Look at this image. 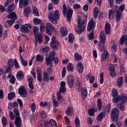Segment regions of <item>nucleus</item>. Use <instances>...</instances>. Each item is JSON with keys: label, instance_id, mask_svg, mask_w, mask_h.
Wrapping results in <instances>:
<instances>
[{"label": "nucleus", "instance_id": "obj_1", "mask_svg": "<svg viewBox=\"0 0 127 127\" xmlns=\"http://www.w3.org/2000/svg\"><path fill=\"white\" fill-rule=\"evenodd\" d=\"M112 96L113 97L112 102L113 103H119L121 101L122 104H125L127 102V96L126 95H122L119 96V93L117 89H113Z\"/></svg>", "mask_w": 127, "mask_h": 127}, {"label": "nucleus", "instance_id": "obj_2", "mask_svg": "<svg viewBox=\"0 0 127 127\" xmlns=\"http://www.w3.org/2000/svg\"><path fill=\"white\" fill-rule=\"evenodd\" d=\"M83 20L81 19V18L77 19V27L78 28L75 29V32L78 34H81L82 32L86 29V22H87V19L88 18L87 16L83 15Z\"/></svg>", "mask_w": 127, "mask_h": 127}, {"label": "nucleus", "instance_id": "obj_3", "mask_svg": "<svg viewBox=\"0 0 127 127\" xmlns=\"http://www.w3.org/2000/svg\"><path fill=\"white\" fill-rule=\"evenodd\" d=\"M48 17L52 23L57 24L60 17L59 10H55L54 12L53 11H50L48 14Z\"/></svg>", "mask_w": 127, "mask_h": 127}, {"label": "nucleus", "instance_id": "obj_4", "mask_svg": "<svg viewBox=\"0 0 127 127\" xmlns=\"http://www.w3.org/2000/svg\"><path fill=\"white\" fill-rule=\"evenodd\" d=\"M110 111H111V104H108L106 107V109L103 108V112H101L97 117V120L99 121H102V120H103V118H104V117H106V115H107V114H109Z\"/></svg>", "mask_w": 127, "mask_h": 127}, {"label": "nucleus", "instance_id": "obj_5", "mask_svg": "<svg viewBox=\"0 0 127 127\" xmlns=\"http://www.w3.org/2000/svg\"><path fill=\"white\" fill-rule=\"evenodd\" d=\"M100 43H99V49L101 52H104L105 50V45L106 44V35L104 32H101L100 35Z\"/></svg>", "mask_w": 127, "mask_h": 127}, {"label": "nucleus", "instance_id": "obj_6", "mask_svg": "<svg viewBox=\"0 0 127 127\" xmlns=\"http://www.w3.org/2000/svg\"><path fill=\"white\" fill-rule=\"evenodd\" d=\"M126 7V5L125 4H122L119 8V10H117L116 12V22L118 23L120 22V20H121V18L122 17V14H123V10H125V8Z\"/></svg>", "mask_w": 127, "mask_h": 127}, {"label": "nucleus", "instance_id": "obj_7", "mask_svg": "<svg viewBox=\"0 0 127 127\" xmlns=\"http://www.w3.org/2000/svg\"><path fill=\"white\" fill-rule=\"evenodd\" d=\"M111 118L113 122H118L119 119V109L114 108L112 109L111 113Z\"/></svg>", "mask_w": 127, "mask_h": 127}, {"label": "nucleus", "instance_id": "obj_8", "mask_svg": "<svg viewBox=\"0 0 127 127\" xmlns=\"http://www.w3.org/2000/svg\"><path fill=\"white\" fill-rule=\"evenodd\" d=\"M56 30L54 28V27L49 22L46 23V32L48 35H52L55 34Z\"/></svg>", "mask_w": 127, "mask_h": 127}, {"label": "nucleus", "instance_id": "obj_9", "mask_svg": "<svg viewBox=\"0 0 127 127\" xmlns=\"http://www.w3.org/2000/svg\"><path fill=\"white\" fill-rule=\"evenodd\" d=\"M35 37V45L37 46L38 43L41 44L43 41V36L41 33H39L37 35H34Z\"/></svg>", "mask_w": 127, "mask_h": 127}, {"label": "nucleus", "instance_id": "obj_10", "mask_svg": "<svg viewBox=\"0 0 127 127\" xmlns=\"http://www.w3.org/2000/svg\"><path fill=\"white\" fill-rule=\"evenodd\" d=\"M51 47L54 50H58V46H59V42L56 40L55 36H53L52 38V42L51 43Z\"/></svg>", "mask_w": 127, "mask_h": 127}, {"label": "nucleus", "instance_id": "obj_11", "mask_svg": "<svg viewBox=\"0 0 127 127\" xmlns=\"http://www.w3.org/2000/svg\"><path fill=\"white\" fill-rule=\"evenodd\" d=\"M18 94L22 97V98H25V97L27 96V91H26V89L24 86H22L19 87L18 89Z\"/></svg>", "mask_w": 127, "mask_h": 127}, {"label": "nucleus", "instance_id": "obj_12", "mask_svg": "<svg viewBox=\"0 0 127 127\" xmlns=\"http://www.w3.org/2000/svg\"><path fill=\"white\" fill-rule=\"evenodd\" d=\"M67 82L69 88H73L74 87V83L75 82V79L73 75H68L66 77Z\"/></svg>", "mask_w": 127, "mask_h": 127}, {"label": "nucleus", "instance_id": "obj_13", "mask_svg": "<svg viewBox=\"0 0 127 127\" xmlns=\"http://www.w3.org/2000/svg\"><path fill=\"white\" fill-rule=\"evenodd\" d=\"M116 69V67H115V65L114 64H111L110 67L109 68V74L112 78H115L116 76H117V73H116V71H115Z\"/></svg>", "mask_w": 127, "mask_h": 127}, {"label": "nucleus", "instance_id": "obj_14", "mask_svg": "<svg viewBox=\"0 0 127 127\" xmlns=\"http://www.w3.org/2000/svg\"><path fill=\"white\" fill-rule=\"evenodd\" d=\"M31 0H19V7L20 8L22 7H26L29 4V1Z\"/></svg>", "mask_w": 127, "mask_h": 127}, {"label": "nucleus", "instance_id": "obj_15", "mask_svg": "<svg viewBox=\"0 0 127 127\" xmlns=\"http://www.w3.org/2000/svg\"><path fill=\"white\" fill-rule=\"evenodd\" d=\"M96 26V22L93 20V19L90 20V21L88 22L87 26V31H91L94 28V27Z\"/></svg>", "mask_w": 127, "mask_h": 127}, {"label": "nucleus", "instance_id": "obj_16", "mask_svg": "<svg viewBox=\"0 0 127 127\" xmlns=\"http://www.w3.org/2000/svg\"><path fill=\"white\" fill-rule=\"evenodd\" d=\"M31 7H25V8L24 9V16H25V17H28V16H29V15H30V14H31Z\"/></svg>", "mask_w": 127, "mask_h": 127}, {"label": "nucleus", "instance_id": "obj_17", "mask_svg": "<svg viewBox=\"0 0 127 127\" xmlns=\"http://www.w3.org/2000/svg\"><path fill=\"white\" fill-rule=\"evenodd\" d=\"M60 33L64 37L67 36V35H68V30H67V28L65 27H62L60 28Z\"/></svg>", "mask_w": 127, "mask_h": 127}, {"label": "nucleus", "instance_id": "obj_18", "mask_svg": "<svg viewBox=\"0 0 127 127\" xmlns=\"http://www.w3.org/2000/svg\"><path fill=\"white\" fill-rule=\"evenodd\" d=\"M76 67L78 72L80 73H83L84 71V65H83L82 62H79L76 64Z\"/></svg>", "mask_w": 127, "mask_h": 127}, {"label": "nucleus", "instance_id": "obj_19", "mask_svg": "<svg viewBox=\"0 0 127 127\" xmlns=\"http://www.w3.org/2000/svg\"><path fill=\"white\" fill-rule=\"evenodd\" d=\"M7 18H9L15 21L17 19V15L14 12H12L10 13L7 16Z\"/></svg>", "mask_w": 127, "mask_h": 127}, {"label": "nucleus", "instance_id": "obj_20", "mask_svg": "<svg viewBox=\"0 0 127 127\" xmlns=\"http://www.w3.org/2000/svg\"><path fill=\"white\" fill-rule=\"evenodd\" d=\"M41 51L42 52V54L44 55H48V52L50 51V48L48 46H44L41 49Z\"/></svg>", "mask_w": 127, "mask_h": 127}, {"label": "nucleus", "instance_id": "obj_21", "mask_svg": "<svg viewBox=\"0 0 127 127\" xmlns=\"http://www.w3.org/2000/svg\"><path fill=\"white\" fill-rule=\"evenodd\" d=\"M14 124L17 127H21V118L19 116L15 118Z\"/></svg>", "mask_w": 127, "mask_h": 127}, {"label": "nucleus", "instance_id": "obj_22", "mask_svg": "<svg viewBox=\"0 0 127 127\" xmlns=\"http://www.w3.org/2000/svg\"><path fill=\"white\" fill-rule=\"evenodd\" d=\"M116 84L118 88H121L122 86L124 85V77L123 76L120 77L117 79Z\"/></svg>", "mask_w": 127, "mask_h": 127}, {"label": "nucleus", "instance_id": "obj_23", "mask_svg": "<svg viewBox=\"0 0 127 127\" xmlns=\"http://www.w3.org/2000/svg\"><path fill=\"white\" fill-rule=\"evenodd\" d=\"M88 96V91H87V88L83 87L81 89V97L82 99H86Z\"/></svg>", "mask_w": 127, "mask_h": 127}, {"label": "nucleus", "instance_id": "obj_24", "mask_svg": "<svg viewBox=\"0 0 127 127\" xmlns=\"http://www.w3.org/2000/svg\"><path fill=\"white\" fill-rule=\"evenodd\" d=\"M20 30L23 33H28L29 30H28V28H27V24L22 25L20 28Z\"/></svg>", "mask_w": 127, "mask_h": 127}, {"label": "nucleus", "instance_id": "obj_25", "mask_svg": "<svg viewBox=\"0 0 127 127\" xmlns=\"http://www.w3.org/2000/svg\"><path fill=\"white\" fill-rule=\"evenodd\" d=\"M105 32L106 34H110L111 32V24L109 23H106L105 24Z\"/></svg>", "mask_w": 127, "mask_h": 127}, {"label": "nucleus", "instance_id": "obj_26", "mask_svg": "<svg viewBox=\"0 0 127 127\" xmlns=\"http://www.w3.org/2000/svg\"><path fill=\"white\" fill-rule=\"evenodd\" d=\"M72 15H73V9L71 8L68 9L66 17L68 21L71 20V18H72Z\"/></svg>", "mask_w": 127, "mask_h": 127}, {"label": "nucleus", "instance_id": "obj_27", "mask_svg": "<svg viewBox=\"0 0 127 127\" xmlns=\"http://www.w3.org/2000/svg\"><path fill=\"white\" fill-rule=\"evenodd\" d=\"M7 12L8 13H10V12H12L14 10V3H12L9 5L7 8Z\"/></svg>", "mask_w": 127, "mask_h": 127}, {"label": "nucleus", "instance_id": "obj_28", "mask_svg": "<svg viewBox=\"0 0 127 127\" xmlns=\"http://www.w3.org/2000/svg\"><path fill=\"white\" fill-rule=\"evenodd\" d=\"M108 56H109V53H108V51H106L105 50L104 52L102 54L101 56V61L102 62H104L105 60H106L108 58Z\"/></svg>", "mask_w": 127, "mask_h": 127}, {"label": "nucleus", "instance_id": "obj_29", "mask_svg": "<svg viewBox=\"0 0 127 127\" xmlns=\"http://www.w3.org/2000/svg\"><path fill=\"white\" fill-rule=\"evenodd\" d=\"M14 22H15V21L13 20H8L5 23V27L6 28H8V27H10Z\"/></svg>", "mask_w": 127, "mask_h": 127}, {"label": "nucleus", "instance_id": "obj_30", "mask_svg": "<svg viewBox=\"0 0 127 127\" xmlns=\"http://www.w3.org/2000/svg\"><path fill=\"white\" fill-rule=\"evenodd\" d=\"M98 16H99V8L98 7H95L93 9V17L96 19L98 18Z\"/></svg>", "mask_w": 127, "mask_h": 127}, {"label": "nucleus", "instance_id": "obj_31", "mask_svg": "<svg viewBox=\"0 0 127 127\" xmlns=\"http://www.w3.org/2000/svg\"><path fill=\"white\" fill-rule=\"evenodd\" d=\"M15 97V93L13 92H11L8 94L7 98L9 101H11V100H13V99H14Z\"/></svg>", "mask_w": 127, "mask_h": 127}, {"label": "nucleus", "instance_id": "obj_32", "mask_svg": "<svg viewBox=\"0 0 127 127\" xmlns=\"http://www.w3.org/2000/svg\"><path fill=\"white\" fill-rule=\"evenodd\" d=\"M43 81L45 82H48L49 81V75L46 71H44Z\"/></svg>", "mask_w": 127, "mask_h": 127}, {"label": "nucleus", "instance_id": "obj_33", "mask_svg": "<svg viewBox=\"0 0 127 127\" xmlns=\"http://www.w3.org/2000/svg\"><path fill=\"white\" fill-rule=\"evenodd\" d=\"M45 61L46 62V65L47 66H52V61H53V60L51 59L50 58H46L45 59Z\"/></svg>", "mask_w": 127, "mask_h": 127}, {"label": "nucleus", "instance_id": "obj_34", "mask_svg": "<svg viewBox=\"0 0 127 127\" xmlns=\"http://www.w3.org/2000/svg\"><path fill=\"white\" fill-rule=\"evenodd\" d=\"M44 58L41 55H37L36 56V61L37 62H43Z\"/></svg>", "mask_w": 127, "mask_h": 127}, {"label": "nucleus", "instance_id": "obj_35", "mask_svg": "<svg viewBox=\"0 0 127 127\" xmlns=\"http://www.w3.org/2000/svg\"><path fill=\"white\" fill-rule=\"evenodd\" d=\"M20 61H21V63L22 64V65H23V66H24V67H26L28 65V63H27V61H25L23 59V58H22V57L21 56V55H20Z\"/></svg>", "mask_w": 127, "mask_h": 127}, {"label": "nucleus", "instance_id": "obj_36", "mask_svg": "<svg viewBox=\"0 0 127 127\" xmlns=\"http://www.w3.org/2000/svg\"><path fill=\"white\" fill-rule=\"evenodd\" d=\"M57 97H58V101L59 102H60L61 104L64 102V98L62 97V96L61 95V93H57Z\"/></svg>", "mask_w": 127, "mask_h": 127}, {"label": "nucleus", "instance_id": "obj_37", "mask_svg": "<svg viewBox=\"0 0 127 127\" xmlns=\"http://www.w3.org/2000/svg\"><path fill=\"white\" fill-rule=\"evenodd\" d=\"M66 69L67 71H73L74 70L73 64H72L71 63H68L66 66Z\"/></svg>", "mask_w": 127, "mask_h": 127}, {"label": "nucleus", "instance_id": "obj_38", "mask_svg": "<svg viewBox=\"0 0 127 127\" xmlns=\"http://www.w3.org/2000/svg\"><path fill=\"white\" fill-rule=\"evenodd\" d=\"M17 79H23V72L22 71H19L17 72L16 74Z\"/></svg>", "mask_w": 127, "mask_h": 127}, {"label": "nucleus", "instance_id": "obj_39", "mask_svg": "<svg viewBox=\"0 0 127 127\" xmlns=\"http://www.w3.org/2000/svg\"><path fill=\"white\" fill-rule=\"evenodd\" d=\"M33 12L34 13V15L36 16H39V12H38V9H37V8L34 6L32 7Z\"/></svg>", "mask_w": 127, "mask_h": 127}, {"label": "nucleus", "instance_id": "obj_40", "mask_svg": "<svg viewBox=\"0 0 127 127\" xmlns=\"http://www.w3.org/2000/svg\"><path fill=\"white\" fill-rule=\"evenodd\" d=\"M74 59L77 61L82 60V56L79 55V54L78 53H75L74 54Z\"/></svg>", "mask_w": 127, "mask_h": 127}, {"label": "nucleus", "instance_id": "obj_41", "mask_svg": "<svg viewBox=\"0 0 127 127\" xmlns=\"http://www.w3.org/2000/svg\"><path fill=\"white\" fill-rule=\"evenodd\" d=\"M117 106H118L119 110H121L122 111H125V106H124V103H122V102L118 103Z\"/></svg>", "mask_w": 127, "mask_h": 127}, {"label": "nucleus", "instance_id": "obj_42", "mask_svg": "<svg viewBox=\"0 0 127 127\" xmlns=\"http://www.w3.org/2000/svg\"><path fill=\"white\" fill-rule=\"evenodd\" d=\"M50 123L51 124V126L52 127H57V123L55 120L51 119L50 120Z\"/></svg>", "mask_w": 127, "mask_h": 127}, {"label": "nucleus", "instance_id": "obj_43", "mask_svg": "<svg viewBox=\"0 0 127 127\" xmlns=\"http://www.w3.org/2000/svg\"><path fill=\"white\" fill-rule=\"evenodd\" d=\"M68 42H70V43H72L74 40V35L73 34L70 33L68 35Z\"/></svg>", "mask_w": 127, "mask_h": 127}, {"label": "nucleus", "instance_id": "obj_44", "mask_svg": "<svg viewBox=\"0 0 127 127\" xmlns=\"http://www.w3.org/2000/svg\"><path fill=\"white\" fill-rule=\"evenodd\" d=\"M65 113L67 116H71V114L73 113V109H72V107L68 108L65 111Z\"/></svg>", "mask_w": 127, "mask_h": 127}, {"label": "nucleus", "instance_id": "obj_45", "mask_svg": "<svg viewBox=\"0 0 127 127\" xmlns=\"http://www.w3.org/2000/svg\"><path fill=\"white\" fill-rule=\"evenodd\" d=\"M125 40H126V35H123L120 41V43L121 45H123V44L125 43Z\"/></svg>", "mask_w": 127, "mask_h": 127}, {"label": "nucleus", "instance_id": "obj_46", "mask_svg": "<svg viewBox=\"0 0 127 127\" xmlns=\"http://www.w3.org/2000/svg\"><path fill=\"white\" fill-rule=\"evenodd\" d=\"M39 31V29H38V27L36 26L33 27V32L34 33V35H36L37 34H38Z\"/></svg>", "mask_w": 127, "mask_h": 127}, {"label": "nucleus", "instance_id": "obj_47", "mask_svg": "<svg viewBox=\"0 0 127 127\" xmlns=\"http://www.w3.org/2000/svg\"><path fill=\"white\" fill-rule=\"evenodd\" d=\"M8 65H9V67L12 68L14 66V62H13V60H9L8 62Z\"/></svg>", "mask_w": 127, "mask_h": 127}, {"label": "nucleus", "instance_id": "obj_48", "mask_svg": "<svg viewBox=\"0 0 127 127\" xmlns=\"http://www.w3.org/2000/svg\"><path fill=\"white\" fill-rule=\"evenodd\" d=\"M94 36H95V34L94 33L93 31H92L88 35V38H89V39H90V40H92L94 39Z\"/></svg>", "mask_w": 127, "mask_h": 127}, {"label": "nucleus", "instance_id": "obj_49", "mask_svg": "<svg viewBox=\"0 0 127 127\" xmlns=\"http://www.w3.org/2000/svg\"><path fill=\"white\" fill-rule=\"evenodd\" d=\"M88 114L90 116V117H93L95 115V113L94 112V108H91L88 111Z\"/></svg>", "mask_w": 127, "mask_h": 127}, {"label": "nucleus", "instance_id": "obj_50", "mask_svg": "<svg viewBox=\"0 0 127 127\" xmlns=\"http://www.w3.org/2000/svg\"><path fill=\"white\" fill-rule=\"evenodd\" d=\"M2 124L3 125V127H5L7 124V120L5 117H3L2 118Z\"/></svg>", "mask_w": 127, "mask_h": 127}, {"label": "nucleus", "instance_id": "obj_51", "mask_svg": "<svg viewBox=\"0 0 127 127\" xmlns=\"http://www.w3.org/2000/svg\"><path fill=\"white\" fill-rule=\"evenodd\" d=\"M41 19H38L37 18H35L33 19V22L35 24H40L41 23Z\"/></svg>", "mask_w": 127, "mask_h": 127}, {"label": "nucleus", "instance_id": "obj_52", "mask_svg": "<svg viewBox=\"0 0 127 127\" xmlns=\"http://www.w3.org/2000/svg\"><path fill=\"white\" fill-rule=\"evenodd\" d=\"M63 13L64 15H66L67 14V7L66 6V4H64L63 5Z\"/></svg>", "mask_w": 127, "mask_h": 127}, {"label": "nucleus", "instance_id": "obj_53", "mask_svg": "<svg viewBox=\"0 0 127 127\" xmlns=\"http://www.w3.org/2000/svg\"><path fill=\"white\" fill-rule=\"evenodd\" d=\"M39 127H46V121H44L39 123Z\"/></svg>", "mask_w": 127, "mask_h": 127}, {"label": "nucleus", "instance_id": "obj_54", "mask_svg": "<svg viewBox=\"0 0 127 127\" xmlns=\"http://www.w3.org/2000/svg\"><path fill=\"white\" fill-rule=\"evenodd\" d=\"M56 52L53 51V52H51L50 54V57L49 58H50L52 60H54L55 58V54Z\"/></svg>", "mask_w": 127, "mask_h": 127}, {"label": "nucleus", "instance_id": "obj_55", "mask_svg": "<svg viewBox=\"0 0 127 127\" xmlns=\"http://www.w3.org/2000/svg\"><path fill=\"white\" fill-rule=\"evenodd\" d=\"M97 108L98 110L102 109V102L101 99L97 100Z\"/></svg>", "mask_w": 127, "mask_h": 127}, {"label": "nucleus", "instance_id": "obj_56", "mask_svg": "<svg viewBox=\"0 0 127 127\" xmlns=\"http://www.w3.org/2000/svg\"><path fill=\"white\" fill-rule=\"evenodd\" d=\"M116 12V10H112V9H110L109 10V13H108V15H109V18H110V19H111V16H112V14L113 15V17H115V16H114V15H115V14H114V13H115V12Z\"/></svg>", "mask_w": 127, "mask_h": 127}, {"label": "nucleus", "instance_id": "obj_57", "mask_svg": "<svg viewBox=\"0 0 127 127\" xmlns=\"http://www.w3.org/2000/svg\"><path fill=\"white\" fill-rule=\"evenodd\" d=\"M65 92H66V87H61L60 88L59 92H58V93H60V94H61V93H63V94H64V93H65Z\"/></svg>", "mask_w": 127, "mask_h": 127}, {"label": "nucleus", "instance_id": "obj_58", "mask_svg": "<svg viewBox=\"0 0 127 127\" xmlns=\"http://www.w3.org/2000/svg\"><path fill=\"white\" fill-rule=\"evenodd\" d=\"M74 123L76 127H80V120H79V118L78 117L76 118Z\"/></svg>", "mask_w": 127, "mask_h": 127}, {"label": "nucleus", "instance_id": "obj_59", "mask_svg": "<svg viewBox=\"0 0 127 127\" xmlns=\"http://www.w3.org/2000/svg\"><path fill=\"white\" fill-rule=\"evenodd\" d=\"M40 30L41 32H44L45 31V25L44 23H42L40 25Z\"/></svg>", "mask_w": 127, "mask_h": 127}, {"label": "nucleus", "instance_id": "obj_60", "mask_svg": "<svg viewBox=\"0 0 127 127\" xmlns=\"http://www.w3.org/2000/svg\"><path fill=\"white\" fill-rule=\"evenodd\" d=\"M103 83H104V72H101L100 83L103 84Z\"/></svg>", "mask_w": 127, "mask_h": 127}, {"label": "nucleus", "instance_id": "obj_61", "mask_svg": "<svg viewBox=\"0 0 127 127\" xmlns=\"http://www.w3.org/2000/svg\"><path fill=\"white\" fill-rule=\"evenodd\" d=\"M15 77H14V75H12L9 80L10 83H11V84H14L15 83Z\"/></svg>", "mask_w": 127, "mask_h": 127}, {"label": "nucleus", "instance_id": "obj_62", "mask_svg": "<svg viewBox=\"0 0 127 127\" xmlns=\"http://www.w3.org/2000/svg\"><path fill=\"white\" fill-rule=\"evenodd\" d=\"M13 113L14 115H15V117H18L19 116V111H18V109H14L13 110Z\"/></svg>", "mask_w": 127, "mask_h": 127}, {"label": "nucleus", "instance_id": "obj_63", "mask_svg": "<svg viewBox=\"0 0 127 127\" xmlns=\"http://www.w3.org/2000/svg\"><path fill=\"white\" fill-rule=\"evenodd\" d=\"M65 75H66V67L64 66L62 71V78H64Z\"/></svg>", "mask_w": 127, "mask_h": 127}, {"label": "nucleus", "instance_id": "obj_64", "mask_svg": "<svg viewBox=\"0 0 127 127\" xmlns=\"http://www.w3.org/2000/svg\"><path fill=\"white\" fill-rule=\"evenodd\" d=\"M31 109L33 113H34V112H35V110L36 109V105H35V103L32 104Z\"/></svg>", "mask_w": 127, "mask_h": 127}]
</instances>
